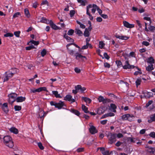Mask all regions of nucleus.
I'll list each match as a JSON object with an SVG mask.
<instances>
[{
    "label": "nucleus",
    "mask_w": 155,
    "mask_h": 155,
    "mask_svg": "<svg viewBox=\"0 0 155 155\" xmlns=\"http://www.w3.org/2000/svg\"><path fill=\"white\" fill-rule=\"evenodd\" d=\"M93 7L91 9V12L93 13H94L96 10H97V6L95 4H93L92 5H89L87 7V14L89 15V18L91 20H92L93 18L92 15L90 14L89 12V9L90 8Z\"/></svg>",
    "instance_id": "obj_1"
},
{
    "label": "nucleus",
    "mask_w": 155,
    "mask_h": 155,
    "mask_svg": "<svg viewBox=\"0 0 155 155\" xmlns=\"http://www.w3.org/2000/svg\"><path fill=\"white\" fill-rule=\"evenodd\" d=\"M75 33L79 36H82L83 35L82 32L80 30L78 29H75Z\"/></svg>",
    "instance_id": "obj_25"
},
{
    "label": "nucleus",
    "mask_w": 155,
    "mask_h": 155,
    "mask_svg": "<svg viewBox=\"0 0 155 155\" xmlns=\"http://www.w3.org/2000/svg\"><path fill=\"white\" fill-rule=\"evenodd\" d=\"M90 35V33L87 28L85 29L84 33V35L85 37H88Z\"/></svg>",
    "instance_id": "obj_33"
},
{
    "label": "nucleus",
    "mask_w": 155,
    "mask_h": 155,
    "mask_svg": "<svg viewBox=\"0 0 155 155\" xmlns=\"http://www.w3.org/2000/svg\"><path fill=\"white\" fill-rule=\"evenodd\" d=\"M29 43H31L32 44H33L35 45H37L39 44V42L38 41H35L33 40H31Z\"/></svg>",
    "instance_id": "obj_43"
},
{
    "label": "nucleus",
    "mask_w": 155,
    "mask_h": 155,
    "mask_svg": "<svg viewBox=\"0 0 155 155\" xmlns=\"http://www.w3.org/2000/svg\"><path fill=\"white\" fill-rule=\"evenodd\" d=\"M4 142L5 144L8 147H9V142H10V136L7 135L3 137Z\"/></svg>",
    "instance_id": "obj_5"
},
{
    "label": "nucleus",
    "mask_w": 155,
    "mask_h": 155,
    "mask_svg": "<svg viewBox=\"0 0 155 155\" xmlns=\"http://www.w3.org/2000/svg\"><path fill=\"white\" fill-rule=\"evenodd\" d=\"M150 119L148 120L149 123H151L152 122L155 121V114H151L150 116Z\"/></svg>",
    "instance_id": "obj_17"
},
{
    "label": "nucleus",
    "mask_w": 155,
    "mask_h": 155,
    "mask_svg": "<svg viewBox=\"0 0 155 155\" xmlns=\"http://www.w3.org/2000/svg\"><path fill=\"white\" fill-rule=\"evenodd\" d=\"M26 99L25 97H19L16 98V101L17 102H21L24 101Z\"/></svg>",
    "instance_id": "obj_16"
},
{
    "label": "nucleus",
    "mask_w": 155,
    "mask_h": 155,
    "mask_svg": "<svg viewBox=\"0 0 155 155\" xmlns=\"http://www.w3.org/2000/svg\"><path fill=\"white\" fill-rule=\"evenodd\" d=\"M24 12L25 15L28 18L30 17V15L29 13L28 9L27 8H26L24 10Z\"/></svg>",
    "instance_id": "obj_35"
},
{
    "label": "nucleus",
    "mask_w": 155,
    "mask_h": 155,
    "mask_svg": "<svg viewBox=\"0 0 155 155\" xmlns=\"http://www.w3.org/2000/svg\"><path fill=\"white\" fill-rule=\"evenodd\" d=\"M82 99L84 100L87 103L89 104L90 103L91 101V99L87 97H82Z\"/></svg>",
    "instance_id": "obj_26"
},
{
    "label": "nucleus",
    "mask_w": 155,
    "mask_h": 155,
    "mask_svg": "<svg viewBox=\"0 0 155 155\" xmlns=\"http://www.w3.org/2000/svg\"><path fill=\"white\" fill-rule=\"evenodd\" d=\"M41 22L42 23L48 24L50 23V20L49 21V20H48L46 18L42 17L41 18Z\"/></svg>",
    "instance_id": "obj_21"
},
{
    "label": "nucleus",
    "mask_w": 155,
    "mask_h": 155,
    "mask_svg": "<svg viewBox=\"0 0 155 155\" xmlns=\"http://www.w3.org/2000/svg\"><path fill=\"white\" fill-rule=\"evenodd\" d=\"M64 105V104L63 102L60 101L58 103H56L55 107L60 109Z\"/></svg>",
    "instance_id": "obj_18"
},
{
    "label": "nucleus",
    "mask_w": 155,
    "mask_h": 155,
    "mask_svg": "<svg viewBox=\"0 0 155 155\" xmlns=\"http://www.w3.org/2000/svg\"><path fill=\"white\" fill-rule=\"evenodd\" d=\"M64 100L71 101L72 102H74L75 101V100L72 98V96L70 95H67L64 98Z\"/></svg>",
    "instance_id": "obj_9"
},
{
    "label": "nucleus",
    "mask_w": 155,
    "mask_h": 155,
    "mask_svg": "<svg viewBox=\"0 0 155 155\" xmlns=\"http://www.w3.org/2000/svg\"><path fill=\"white\" fill-rule=\"evenodd\" d=\"M17 94L14 93H10V98H12L14 100L12 101V103L15 101V99L17 97Z\"/></svg>",
    "instance_id": "obj_27"
},
{
    "label": "nucleus",
    "mask_w": 155,
    "mask_h": 155,
    "mask_svg": "<svg viewBox=\"0 0 155 155\" xmlns=\"http://www.w3.org/2000/svg\"><path fill=\"white\" fill-rule=\"evenodd\" d=\"M123 23L124 25L127 28H131L134 27V25L130 24L126 21H123Z\"/></svg>",
    "instance_id": "obj_10"
},
{
    "label": "nucleus",
    "mask_w": 155,
    "mask_h": 155,
    "mask_svg": "<svg viewBox=\"0 0 155 155\" xmlns=\"http://www.w3.org/2000/svg\"><path fill=\"white\" fill-rule=\"evenodd\" d=\"M46 54V51L45 49H43L41 52V54L42 57H44Z\"/></svg>",
    "instance_id": "obj_41"
},
{
    "label": "nucleus",
    "mask_w": 155,
    "mask_h": 155,
    "mask_svg": "<svg viewBox=\"0 0 155 155\" xmlns=\"http://www.w3.org/2000/svg\"><path fill=\"white\" fill-rule=\"evenodd\" d=\"M37 89V92H39L43 91H48L47 90V88L45 87H40Z\"/></svg>",
    "instance_id": "obj_24"
},
{
    "label": "nucleus",
    "mask_w": 155,
    "mask_h": 155,
    "mask_svg": "<svg viewBox=\"0 0 155 155\" xmlns=\"http://www.w3.org/2000/svg\"><path fill=\"white\" fill-rule=\"evenodd\" d=\"M74 70L77 73H79L81 72V70L77 67L74 68Z\"/></svg>",
    "instance_id": "obj_53"
},
{
    "label": "nucleus",
    "mask_w": 155,
    "mask_h": 155,
    "mask_svg": "<svg viewBox=\"0 0 155 155\" xmlns=\"http://www.w3.org/2000/svg\"><path fill=\"white\" fill-rule=\"evenodd\" d=\"M144 19L148 21H150V24L149 25H150V24L151 23V21L150 19V18L149 17H145L143 18Z\"/></svg>",
    "instance_id": "obj_54"
},
{
    "label": "nucleus",
    "mask_w": 155,
    "mask_h": 155,
    "mask_svg": "<svg viewBox=\"0 0 155 155\" xmlns=\"http://www.w3.org/2000/svg\"><path fill=\"white\" fill-rule=\"evenodd\" d=\"M153 66V64L149 65L148 66L146 67V69L148 71H151L154 69Z\"/></svg>",
    "instance_id": "obj_23"
},
{
    "label": "nucleus",
    "mask_w": 155,
    "mask_h": 155,
    "mask_svg": "<svg viewBox=\"0 0 155 155\" xmlns=\"http://www.w3.org/2000/svg\"><path fill=\"white\" fill-rule=\"evenodd\" d=\"M149 149L150 150L149 151L151 153H153L155 151V147H151L149 148Z\"/></svg>",
    "instance_id": "obj_57"
},
{
    "label": "nucleus",
    "mask_w": 155,
    "mask_h": 155,
    "mask_svg": "<svg viewBox=\"0 0 155 155\" xmlns=\"http://www.w3.org/2000/svg\"><path fill=\"white\" fill-rule=\"evenodd\" d=\"M110 107L113 112H116V109L117 108V107L115 104H111Z\"/></svg>",
    "instance_id": "obj_31"
},
{
    "label": "nucleus",
    "mask_w": 155,
    "mask_h": 155,
    "mask_svg": "<svg viewBox=\"0 0 155 155\" xmlns=\"http://www.w3.org/2000/svg\"><path fill=\"white\" fill-rule=\"evenodd\" d=\"M75 90H73L72 92L73 93L76 94L78 93V88L77 87V85L75 87Z\"/></svg>",
    "instance_id": "obj_44"
},
{
    "label": "nucleus",
    "mask_w": 155,
    "mask_h": 155,
    "mask_svg": "<svg viewBox=\"0 0 155 155\" xmlns=\"http://www.w3.org/2000/svg\"><path fill=\"white\" fill-rule=\"evenodd\" d=\"M105 45L103 41H100L99 42V47L102 48Z\"/></svg>",
    "instance_id": "obj_42"
},
{
    "label": "nucleus",
    "mask_w": 155,
    "mask_h": 155,
    "mask_svg": "<svg viewBox=\"0 0 155 155\" xmlns=\"http://www.w3.org/2000/svg\"><path fill=\"white\" fill-rule=\"evenodd\" d=\"M64 37L66 39L67 41L69 42H73L74 40L68 36L66 34L64 35Z\"/></svg>",
    "instance_id": "obj_22"
},
{
    "label": "nucleus",
    "mask_w": 155,
    "mask_h": 155,
    "mask_svg": "<svg viewBox=\"0 0 155 155\" xmlns=\"http://www.w3.org/2000/svg\"><path fill=\"white\" fill-rule=\"evenodd\" d=\"M104 58L107 60L109 59L110 58L109 56L108 55L107 53H104Z\"/></svg>",
    "instance_id": "obj_56"
},
{
    "label": "nucleus",
    "mask_w": 155,
    "mask_h": 155,
    "mask_svg": "<svg viewBox=\"0 0 155 155\" xmlns=\"http://www.w3.org/2000/svg\"><path fill=\"white\" fill-rule=\"evenodd\" d=\"M116 134H112L109 132L107 136L109 140V143L112 144L114 143L116 141Z\"/></svg>",
    "instance_id": "obj_2"
},
{
    "label": "nucleus",
    "mask_w": 155,
    "mask_h": 155,
    "mask_svg": "<svg viewBox=\"0 0 155 155\" xmlns=\"http://www.w3.org/2000/svg\"><path fill=\"white\" fill-rule=\"evenodd\" d=\"M47 5V6H48V2L47 0L43 1L41 4V5Z\"/></svg>",
    "instance_id": "obj_52"
},
{
    "label": "nucleus",
    "mask_w": 155,
    "mask_h": 155,
    "mask_svg": "<svg viewBox=\"0 0 155 155\" xmlns=\"http://www.w3.org/2000/svg\"><path fill=\"white\" fill-rule=\"evenodd\" d=\"M134 116L132 114H129V116L128 117L127 120L130 121H132L134 120Z\"/></svg>",
    "instance_id": "obj_30"
},
{
    "label": "nucleus",
    "mask_w": 155,
    "mask_h": 155,
    "mask_svg": "<svg viewBox=\"0 0 155 155\" xmlns=\"http://www.w3.org/2000/svg\"><path fill=\"white\" fill-rule=\"evenodd\" d=\"M142 44L146 46H147L149 45V43L147 41H143L142 42Z\"/></svg>",
    "instance_id": "obj_62"
},
{
    "label": "nucleus",
    "mask_w": 155,
    "mask_h": 155,
    "mask_svg": "<svg viewBox=\"0 0 155 155\" xmlns=\"http://www.w3.org/2000/svg\"><path fill=\"white\" fill-rule=\"evenodd\" d=\"M129 116V114H124L122 116V119L123 120H127L128 117Z\"/></svg>",
    "instance_id": "obj_36"
},
{
    "label": "nucleus",
    "mask_w": 155,
    "mask_h": 155,
    "mask_svg": "<svg viewBox=\"0 0 155 155\" xmlns=\"http://www.w3.org/2000/svg\"><path fill=\"white\" fill-rule=\"evenodd\" d=\"M153 103V101H149L146 104V107H148L151 104Z\"/></svg>",
    "instance_id": "obj_61"
},
{
    "label": "nucleus",
    "mask_w": 155,
    "mask_h": 155,
    "mask_svg": "<svg viewBox=\"0 0 155 155\" xmlns=\"http://www.w3.org/2000/svg\"><path fill=\"white\" fill-rule=\"evenodd\" d=\"M77 87L78 88V90H80L81 92H83L86 90L85 87H82L80 85H77Z\"/></svg>",
    "instance_id": "obj_32"
},
{
    "label": "nucleus",
    "mask_w": 155,
    "mask_h": 155,
    "mask_svg": "<svg viewBox=\"0 0 155 155\" xmlns=\"http://www.w3.org/2000/svg\"><path fill=\"white\" fill-rule=\"evenodd\" d=\"M84 148L83 147L79 148L77 149V151L78 152H82L84 151Z\"/></svg>",
    "instance_id": "obj_55"
},
{
    "label": "nucleus",
    "mask_w": 155,
    "mask_h": 155,
    "mask_svg": "<svg viewBox=\"0 0 155 155\" xmlns=\"http://www.w3.org/2000/svg\"><path fill=\"white\" fill-rule=\"evenodd\" d=\"M2 108V109L5 113H7L8 112V109L7 103H4L3 104Z\"/></svg>",
    "instance_id": "obj_11"
},
{
    "label": "nucleus",
    "mask_w": 155,
    "mask_h": 155,
    "mask_svg": "<svg viewBox=\"0 0 155 155\" xmlns=\"http://www.w3.org/2000/svg\"><path fill=\"white\" fill-rule=\"evenodd\" d=\"M51 27L53 29L55 30L60 29V28L58 27L54 23H53L51 20H50V22L49 23Z\"/></svg>",
    "instance_id": "obj_12"
},
{
    "label": "nucleus",
    "mask_w": 155,
    "mask_h": 155,
    "mask_svg": "<svg viewBox=\"0 0 155 155\" xmlns=\"http://www.w3.org/2000/svg\"><path fill=\"white\" fill-rule=\"evenodd\" d=\"M10 77L12 76L14 74L17 72V69L15 68H13L10 70Z\"/></svg>",
    "instance_id": "obj_19"
},
{
    "label": "nucleus",
    "mask_w": 155,
    "mask_h": 155,
    "mask_svg": "<svg viewBox=\"0 0 155 155\" xmlns=\"http://www.w3.org/2000/svg\"><path fill=\"white\" fill-rule=\"evenodd\" d=\"M20 33V31H15L14 32V35L17 37H19Z\"/></svg>",
    "instance_id": "obj_48"
},
{
    "label": "nucleus",
    "mask_w": 155,
    "mask_h": 155,
    "mask_svg": "<svg viewBox=\"0 0 155 155\" xmlns=\"http://www.w3.org/2000/svg\"><path fill=\"white\" fill-rule=\"evenodd\" d=\"M76 59L79 61H84V59H86V58L85 56H83L81 54L78 53H77L75 54Z\"/></svg>",
    "instance_id": "obj_4"
},
{
    "label": "nucleus",
    "mask_w": 155,
    "mask_h": 155,
    "mask_svg": "<svg viewBox=\"0 0 155 155\" xmlns=\"http://www.w3.org/2000/svg\"><path fill=\"white\" fill-rule=\"evenodd\" d=\"M71 45V44H68L67 45L66 47L69 53L71 55H73L74 54V51L72 49L74 47H70V48H69V47Z\"/></svg>",
    "instance_id": "obj_8"
},
{
    "label": "nucleus",
    "mask_w": 155,
    "mask_h": 155,
    "mask_svg": "<svg viewBox=\"0 0 155 155\" xmlns=\"http://www.w3.org/2000/svg\"><path fill=\"white\" fill-rule=\"evenodd\" d=\"M116 63L118 67L120 66L122 64V62L120 61H116Z\"/></svg>",
    "instance_id": "obj_58"
},
{
    "label": "nucleus",
    "mask_w": 155,
    "mask_h": 155,
    "mask_svg": "<svg viewBox=\"0 0 155 155\" xmlns=\"http://www.w3.org/2000/svg\"><path fill=\"white\" fill-rule=\"evenodd\" d=\"M149 30L151 32H154L155 31V27L152 26H150L148 28Z\"/></svg>",
    "instance_id": "obj_39"
},
{
    "label": "nucleus",
    "mask_w": 155,
    "mask_h": 155,
    "mask_svg": "<svg viewBox=\"0 0 155 155\" xmlns=\"http://www.w3.org/2000/svg\"><path fill=\"white\" fill-rule=\"evenodd\" d=\"M135 67L133 65H130L129 63V61L128 60L126 61L125 62V65L123 66L124 69H131L132 68H134Z\"/></svg>",
    "instance_id": "obj_6"
},
{
    "label": "nucleus",
    "mask_w": 155,
    "mask_h": 155,
    "mask_svg": "<svg viewBox=\"0 0 155 155\" xmlns=\"http://www.w3.org/2000/svg\"><path fill=\"white\" fill-rule=\"evenodd\" d=\"M75 11L74 10H71L70 12V16L72 17L74 16L75 13Z\"/></svg>",
    "instance_id": "obj_45"
},
{
    "label": "nucleus",
    "mask_w": 155,
    "mask_h": 155,
    "mask_svg": "<svg viewBox=\"0 0 155 155\" xmlns=\"http://www.w3.org/2000/svg\"><path fill=\"white\" fill-rule=\"evenodd\" d=\"M14 109L16 111H19L21 110V107L20 106L15 105L14 106Z\"/></svg>",
    "instance_id": "obj_38"
},
{
    "label": "nucleus",
    "mask_w": 155,
    "mask_h": 155,
    "mask_svg": "<svg viewBox=\"0 0 155 155\" xmlns=\"http://www.w3.org/2000/svg\"><path fill=\"white\" fill-rule=\"evenodd\" d=\"M97 10L98 11V12L99 14L101 15L102 14V11L97 6Z\"/></svg>",
    "instance_id": "obj_64"
},
{
    "label": "nucleus",
    "mask_w": 155,
    "mask_h": 155,
    "mask_svg": "<svg viewBox=\"0 0 155 155\" xmlns=\"http://www.w3.org/2000/svg\"><path fill=\"white\" fill-rule=\"evenodd\" d=\"M38 145L39 147V148L41 149V150H43L44 149V147L43 146L42 143H41V142H39V143H38Z\"/></svg>",
    "instance_id": "obj_51"
},
{
    "label": "nucleus",
    "mask_w": 155,
    "mask_h": 155,
    "mask_svg": "<svg viewBox=\"0 0 155 155\" xmlns=\"http://www.w3.org/2000/svg\"><path fill=\"white\" fill-rule=\"evenodd\" d=\"M74 32V30L72 29H70L68 32V34L69 35H72Z\"/></svg>",
    "instance_id": "obj_50"
},
{
    "label": "nucleus",
    "mask_w": 155,
    "mask_h": 155,
    "mask_svg": "<svg viewBox=\"0 0 155 155\" xmlns=\"http://www.w3.org/2000/svg\"><path fill=\"white\" fill-rule=\"evenodd\" d=\"M20 15V13L19 12H18L14 14L13 16L14 18L17 17L18 15Z\"/></svg>",
    "instance_id": "obj_60"
},
{
    "label": "nucleus",
    "mask_w": 155,
    "mask_h": 155,
    "mask_svg": "<svg viewBox=\"0 0 155 155\" xmlns=\"http://www.w3.org/2000/svg\"><path fill=\"white\" fill-rule=\"evenodd\" d=\"M153 95V93L150 92H147L146 93H145V96L146 97L148 98L152 97Z\"/></svg>",
    "instance_id": "obj_29"
},
{
    "label": "nucleus",
    "mask_w": 155,
    "mask_h": 155,
    "mask_svg": "<svg viewBox=\"0 0 155 155\" xmlns=\"http://www.w3.org/2000/svg\"><path fill=\"white\" fill-rule=\"evenodd\" d=\"M141 82V80L140 79H138L136 81V84L137 86L140 84Z\"/></svg>",
    "instance_id": "obj_47"
},
{
    "label": "nucleus",
    "mask_w": 155,
    "mask_h": 155,
    "mask_svg": "<svg viewBox=\"0 0 155 155\" xmlns=\"http://www.w3.org/2000/svg\"><path fill=\"white\" fill-rule=\"evenodd\" d=\"M103 155H109V151L108 150L104 151L102 153Z\"/></svg>",
    "instance_id": "obj_63"
},
{
    "label": "nucleus",
    "mask_w": 155,
    "mask_h": 155,
    "mask_svg": "<svg viewBox=\"0 0 155 155\" xmlns=\"http://www.w3.org/2000/svg\"><path fill=\"white\" fill-rule=\"evenodd\" d=\"M10 132L13 133L15 134H17L18 133V130L15 127H12L10 128Z\"/></svg>",
    "instance_id": "obj_15"
},
{
    "label": "nucleus",
    "mask_w": 155,
    "mask_h": 155,
    "mask_svg": "<svg viewBox=\"0 0 155 155\" xmlns=\"http://www.w3.org/2000/svg\"><path fill=\"white\" fill-rule=\"evenodd\" d=\"M90 133L92 134H94L97 132V131L94 126H91L89 129Z\"/></svg>",
    "instance_id": "obj_14"
},
{
    "label": "nucleus",
    "mask_w": 155,
    "mask_h": 155,
    "mask_svg": "<svg viewBox=\"0 0 155 155\" xmlns=\"http://www.w3.org/2000/svg\"><path fill=\"white\" fill-rule=\"evenodd\" d=\"M104 66L106 68H110V64L109 63H108L107 62L105 63L104 64Z\"/></svg>",
    "instance_id": "obj_59"
},
{
    "label": "nucleus",
    "mask_w": 155,
    "mask_h": 155,
    "mask_svg": "<svg viewBox=\"0 0 155 155\" xmlns=\"http://www.w3.org/2000/svg\"><path fill=\"white\" fill-rule=\"evenodd\" d=\"M10 77V71L5 72L3 75L4 81H7Z\"/></svg>",
    "instance_id": "obj_7"
},
{
    "label": "nucleus",
    "mask_w": 155,
    "mask_h": 155,
    "mask_svg": "<svg viewBox=\"0 0 155 155\" xmlns=\"http://www.w3.org/2000/svg\"><path fill=\"white\" fill-rule=\"evenodd\" d=\"M82 108L83 110L84 111L85 113H87L89 112L87 110V108L84 105H82Z\"/></svg>",
    "instance_id": "obj_34"
},
{
    "label": "nucleus",
    "mask_w": 155,
    "mask_h": 155,
    "mask_svg": "<svg viewBox=\"0 0 155 155\" xmlns=\"http://www.w3.org/2000/svg\"><path fill=\"white\" fill-rule=\"evenodd\" d=\"M147 62L149 63L152 64L154 63L155 60L152 57H150L148 58Z\"/></svg>",
    "instance_id": "obj_20"
},
{
    "label": "nucleus",
    "mask_w": 155,
    "mask_h": 155,
    "mask_svg": "<svg viewBox=\"0 0 155 155\" xmlns=\"http://www.w3.org/2000/svg\"><path fill=\"white\" fill-rule=\"evenodd\" d=\"M150 137L153 138H155V132H152L149 134Z\"/></svg>",
    "instance_id": "obj_49"
},
{
    "label": "nucleus",
    "mask_w": 155,
    "mask_h": 155,
    "mask_svg": "<svg viewBox=\"0 0 155 155\" xmlns=\"http://www.w3.org/2000/svg\"><path fill=\"white\" fill-rule=\"evenodd\" d=\"M53 94L54 95L55 97L57 98H61V96L60 94H58V92L57 91H53L52 92Z\"/></svg>",
    "instance_id": "obj_28"
},
{
    "label": "nucleus",
    "mask_w": 155,
    "mask_h": 155,
    "mask_svg": "<svg viewBox=\"0 0 155 155\" xmlns=\"http://www.w3.org/2000/svg\"><path fill=\"white\" fill-rule=\"evenodd\" d=\"M97 99L99 102H102L104 104L110 103L111 102V101L110 99L106 98H104V97L101 96H99Z\"/></svg>",
    "instance_id": "obj_3"
},
{
    "label": "nucleus",
    "mask_w": 155,
    "mask_h": 155,
    "mask_svg": "<svg viewBox=\"0 0 155 155\" xmlns=\"http://www.w3.org/2000/svg\"><path fill=\"white\" fill-rule=\"evenodd\" d=\"M78 3H80L81 5L82 6H85L86 5V4H87V2L85 0H80L79 2H78Z\"/></svg>",
    "instance_id": "obj_40"
},
{
    "label": "nucleus",
    "mask_w": 155,
    "mask_h": 155,
    "mask_svg": "<svg viewBox=\"0 0 155 155\" xmlns=\"http://www.w3.org/2000/svg\"><path fill=\"white\" fill-rule=\"evenodd\" d=\"M72 112H73L76 115H77V116H79L80 114V113L79 112L76 110H72Z\"/></svg>",
    "instance_id": "obj_46"
},
{
    "label": "nucleus",
    "mask_w": 155,
    "mask_h": 155,
    "mask_svg": "<svg viewBox=\"0 0 155 155\" xmlns=\"http://www.w3.org/2000/svg\"><path fill=\"white\" fill-rule=\"evenodd\" d=\"M115 37L117 38L124 40H127L129 38V37L127 36L123 35L120 36L118 35H116Z\"/></svg>",
    "instance_id": "obj_13"
},
{
    "label": "nucleus",
    "mask_w": 155,
    "mask_h": 155,
    "mask_svg": "<svg viewBox=\"0 0 155 155\" xmlns=\"http://www.w3.org/2000/svg\"><path fill=\"white\" fill-rule=\"evenodd\" d=\"M135 67L137 68L139 71H136L134 73V75H137L138 74H142V72L141 71V69L140 68H139L138 67Z\"/></svg>",
    "instance_id": "obj_37"
}]
</instances>
